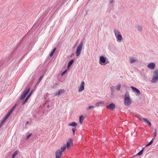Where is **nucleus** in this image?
<instances>
[{
    "mask_svg": "<svg viewBox=\"0 0 158 158\" xmlns=\"http://www.w3.org/2000/svg\"><path fill=\"white\" fill-rule=\"evenodd\" d=\"M131 103V100L130 98L129 93L126 92L124 95V104L126 106H129Z\"/></svg>",
    "mask_w": 158,
    "mask_h": 158,
    "instance_id": "1",
    "label": "nucleus"
},
{
    "mask_svg": "<svg viewBox=\"0 0 158 158\" xmlns=\"http://www.w3.org/2000/svg\"><path fill=\"white\" fill-rule=\"evenodd\" d=\"M158 81V70H156L153 73L152 78L151 81L152 83H154Z\"/></svg>",
    "mask_w": 158,
    "mask_h": 158,
    "instance_id": "2",
    "label": "nucleus"
},
{
    "mask_svg": "<svg viewBox=\"0 0 158 158\" xmlns=\"http://www.w3.org/2000/svg\"><path fill=\"white\" fill-rule=\"evenodd\" d=\"M109 60L103 56H101L100 57L99 63L102 65H104L109 63Z\"/></svg>",
    "mask_w": 158,
    "mask_h": 158,
    "instance_id": "3",
    "label": "nucleus"
},
{
    "mask_svg": "<svg viewBox=\"0 0 158 158\" xmlns=\"http://www.w3.org/2000/svg\"><path fill=\"white\" fill-rule=\"evenodd\" d=\"M83 46V43L81 42L77 47L76 51V56H79L81 52Z\"/></svg>",
    "mask_w": 158,
    "mask_h": 158,
    "instance_id": "4",
    "label": "nucleus"
},
{
    "mask_svg": "<svg viewBox=\"0 0 158 158\" xmlns=\"http://www.w3.org/2000/svg\"><path fill=\"white\" fill-rule=\"evenodd\" d=\"M30 88H29L27 89H25L23 93L22 94L21 96L19 99L21 100H23L25 97L26 96L29 92Z\"/></svg>",
    "mask_w": 158,
    "mask_h": 158,
    "instance_id": "5",
    "label": "nucleus"
},
{
    "mask_svg": "<svg viewBox=\"0 0 158 158\" xmlns=\"http://www.w3.org/2000/svg\"><path fill=\"white\" fill-rule=\"evenodd\" d=\"M131 88L136 96H139V95L140 91L138 89L133 86H131Z\"/></svg>",
    "mask_w": 158,
    "mask_h": 158,
    "instance_id": "6",
    "label": "nucleus"
},
{
    "mask_svg": "<svg viewBox=\"0 0 158 158\" xmlns=\"http://www.w3.org/2000/svg\"><path fill=\"white\" fill-rule=\"evenodd\" d=\"M106 108L109 109L110 110H113L115 108V106L114 104L112 103L109 104V105H107L106 107Z\"/></svg>",
    "mask_w": 158,
    "mask_h": 158,
    "instance_id": "7",
    "label": "nucleus"
},
{
    "mask_svg": "<svg viewBox=\"0 0 158 158\" xmlns=\"http://www.w3.org/2000/svg\"><path fill=\"white\" fill-rule=\"evenodd\" d=\"M84 86L85 82L84 81H82L81 82V85L79 87V89L78 90V92H81L84 89Z\"/></svg>",
    "mask_w": 158,
    "mask_h": 158,
    "instance_id": "8",
    "label": "nucleus"
},
{
    "mask_svg": "<svg viewBox=\"0 0 158 158\" xmlns=\"http://www.w3.org/2000/svg\"><path fill=\"white\" fill-rule=\"evenodd\" d=\"M62 152L60 149L57 150L56 152V158H60Z\"/></svg>",
    "mask_w": 158,
    "mask_h": 158,
    "instance_id": "9",
    "label": "nucleus"
},
{
    "mask_svg": "<svg viewBox=\"0 0 158 158\" xmlns=\"http://www.w3.org/2000/svg\"><path fill=\"white\" fill-rule=\"evenodd\" d=\"M32 91L31 92L29 93V94L27 96L26 98H25V100L24 101H22V105H24L27 102L28 99V98H29V97L31 96V95L32 94Z\"/></svg>",
    "mask_w": 158,
    "mask_h": 158,
    "instance_id": "10",
    "label": "nucleus"
},
{
    "mask_svg": "<svg viewBox=\"0 0 158 158\" xmlns=\"http://www.w3.org/2000/svg\"><path fill=\"white\" fill-rule=\"evenodd\" d=\"M147 67L150 69H153L155 67V64L153 63H150L148 64Z\"/></svg>",
    "mask_w": 158,
    "mask_h": 158,
    "instance_id": "11",
    "label": "nucleus"
},
{
    "mask_svg": "<svg viewBox=\"0 0 158 158\" xmlns=\"http://www.w3.org/2000/svg\"><path fill=\"white\" fill-rule=\"evenodd\" d=\"M70 143L71 144H73V140L72 139H69V142H67V143L66 148H67L68 149H69L70 147Z\"/></svg>",
    "mask_w": 158,
    "mask_h": 158,
    "instance_id": "12",
    "label": "nucleus"
},
{
    "mask_svg": "<svg viewBox=\"0 0 158 158\" xmlns=\"http://www.w3.org/2000/svg\"><path fill=\"white\" fill-rule=\"evenodd\" d=\"M115 37L117 41L121 42L122 40L123 37L121 34H118L117 36H115Z\"/></svg>",
    "mask_w": 158,
    "mask_h": 158,
    "instance_id": "13",
    "label": "nucleus"
},
{
    "mask_svg": "<svg viewBox=\"0 0 158 158\" xmlns=\"http://www.w3.org/2000/svg\"><path fill=\"white\" fill-rule=\"evenodd\" d=\"M130 62L131 63H133L135 62H137V60L136 59L131 57L130 59Z\"/></svg>",
    "mask_w": 158,
    "mask_h": 158,
    "instance_id": "14",
    "label": "nucleus"
},
{
    "mask_svg": "<svg viewBox=\"0 0 158 158\" xmlns=\"http://www.w3.org/2000/svg\"><path fill=\"white\" fill-rule=\"evenodd\" d=\"M143 121L147 124L149 125L150 126H151V123L146 118H143Z\"/></svg>",
    "mask_w": 158,
    "mask_h": 158,
    "instance_id": "15",
    "label": "nucleus"
},
{
    "mask_svg": "<svg viewBox=\"0 0 158 158\" xmlns=\"http://www.w3.org/2000/svg\"><path fill=\"white\" fill-rule=\"evenodd\" d=\"M110 89L111 91V94L113 95L114 94L115 90V87L114 86H110Z\"/></svg>",
    "mask_w": 158,
    "mask_h": 158,
    "instance_id": "16",
    "label": "nucleus"
},
{
    "mask_svg": "<svg viewBox=\"0 0 158 158\" xmlns=\"http://www.w3.org/2000/svg\"><path fill=\"white\" fill-rule=\"evenodd\" d=\"M114 34L115 36H117L118 34H121V33L118 30L114 29Z\"/></svg>",
    "mask_w": 158,
    "mask_h": 158,
    "instance_id": "17",
    "label": "nucleus"
},
{
    "mask_svg": "<svg viewBox=\"0 0 158 158\" xmlns=\"http://www.w3.org/2000/svg\"><path fill=\"white\" fill-rule=\"evenodd\" d=\"M137 29L140 32H142L143 28L142 26L141 25H138L137 27Z\"/></svg>",
    "mask_w": 158,
    "mask_h": 158,
    "instance_id": "18",
    "label": "nucleus"
},
{
    "mask_svg": "<svg viewBox=\"0 0 158 158\" xmlns=\"http://www.w3.org/2000/svg\"><path fill=\"white\" fill-rule=\"evenodd\" d=\"M77 125V123L75 122H73L69 124V126L72 127H75Z\"/></svg>",
    "mask_w": 158,
    "mask_h": 158,
    "instance_id": "19",
    "label": "nucleus"
},
{
    "mask_svg": "<svg viewBox=\"0 0 158 158\" xmlns=\"http://www.w3.org/2000/svg\"><path fill=\"white\" fill-rule=\"evenodd\" d=\"M85 119V117L83 116H81L79 118V121L81 123H82Z\"/></svg>",
    "mask_w": 158,
    "mask_h": 158,
    "instance_id": "20",
    "label": "nucleus"
},
{
    "mask_svg": "<svg viewBox=\"0 0 158 158\" xmlns=\"http://www.w3.org/2000/svg\"><path fill=\"white\" fill-rule=\"evenodd\" d=\"M56 49V48H54L51 51V53L50 54V57H52L54 53L55 52Z\"/></svg>",
    "mask_w": 158,
    "mask_h": 158,
    "instance_id": "21",
    "label": "nucleus"
},
{
    "mask_svg": "<svg viewBox=\"0 0 158 158\" xmlns=\"http://www.w3.org/2000/svg\"><path fill=\"white\" fill-rule=\"evenodd\" d=\"M73 61H74L73 60H71L69 61V62L68 63V67H70L72 65V64H73Z\"/></svg>",
    "mask_w": 158,
    "mask_h": 158,
    "instance_id": "22",
    "label": "nucleus"
},
{
    "mask_svg": "<svg viewBox=\"0 0 158 158\" xmlns=\"http://www.w3.org/2000/svg\"><path fill=\"white\" fill-rule=\"evenodd\" d=\"M144 150V148H143L139 152L136 154V155L140 156L142 154Z\"/></svg>",
    "mask_w": 158,
    "mask_h": 158,
    "instance_id": "23",
    "label": "nucleus"
},
{
    "mask_svg": "<svg viewBox=\"0 0 158 158\" xmlns=\"http://www.w3.org/2000/svg\"><path fill=\"white\" fill-rule=\"evenodd\" d=\"M66 148V145H64L63 147H61V150H60V151L61 152H64Z\"/></svg>",
    "mask_w": 158,
    "mask_h": 158,
    "instance_id": "24",
    "label": "nucleus"
},
{
    "mask_svg": "<svg viewBox=\"0 0 158 158\" xmlns=\"http://www.w3.org/2000/svg\"><path fill=\"white\" fill-rule=\"evenodd\" d=\"M154 138H153L152 140L149 143L145 146V147H147L151 145L152 143Z\"/></svg>",
    "mask_w": 158,
    "mask_h": 158,
    "instance_id": "25",
    "label": "nucleus"
},
{
    "mask_svg": "<svg viewBox=\"0 0 158 158\" xmlns=\"http://www.w3.org/2000/svg\"><path fill=\"white\" fill-rule=\"evenodd\" d=\"M18 153V151H16L12 155V158H15V157L17 154Z\"/></svg>",
    "mask_w": 158,
    "mask_h": 158,
    "instance_id": "26",
    "label": "nucleus"
},
{
    "mask_svg": "<svg viewBox=\"0 0 158 158\" xmlns=\"http://www.w3.org/2000/svg\"><path fill=\"white\" fill-rule=\"evenodd\" d=\"M121 85L120 84H118V85L117 87H116V89L118 90V91H119L120 90V88H121Z\"/></svg>",
    "mask_w": 158,
    "mask_h": 158,
    "instance_id": "27",
    "label": "nucleus"
},
{
    "mask_svg": "<svg viewBox=\"0 0 158 158\" xmlns=\"http://www.w3.org/2000/svg\"><path fill=\"white\" fill-rule=\"evenodd\" d=\"M94 108V107L93 106H89L87 108V110H89V109H92Z\"/></svg>",
    "mask_w": 158,
    "mask_h": 158,
    "instance_id": "28",
    "label": "nucleus"
},
{
    "mask_svg": "<svg viewBox=\"0 0 158 158\" xmlns=\"http://www.w3.org/2000/svg\"><path fill=\"white\" fill-rule=\"evenodd\" d=\"M102 103V102H98L95 103V105L97 106H99V105Z\"/></svg>",
    "mask_w": 158,
    "mask_h": 158,
    "instance_id": "29",
    "label": "nucleus"
},
{
    "mask_svg": "<svg viewBox=\"0 0 158 158\" xmlns=\"http://www.w3.org/2000/svg\"><path fill=\"white\" fill-rule=\"evenodd\" d=\"M58 92H60V94H61L63 93L64 92V90L63 89H60Z\"/></svg>",
    "mask_w": 158,
    "mask_h": 158,
    "instance_id": "30",
    "label": "nucleus"
},
{
    "mask_svg": "<svg viewBox=\"0 0 158 158\" xmlns=\"http://www.w3.org/2000/svg\"><path fill=\"white\" fill-rule=\"evenodd\" d=\"M72 131H73V134L74 135L75 131V130H76V127H73V128H72Z\"/></svg>",
    "mask_w": 158,
    "mask_h": 158,
    "instance_id": "31",
    "label": "nucleus"
},
{
    "mask_svg": "<svg viewBox=\"0 0 158 158\" xmlns=\"http://www.w3.org/2000/svg\"><path fill=\"white\" fill-rule=\"evenodd\" d=\"M55 96H57V95H59L60 94V92L57 91V92H56L55 93Z\"/></svg>",
    "mask_w": 158,
    "mask_h": 158,
    "instance_id": "32",
    "label": "nucleus"
},
{
    "mask_svg": "<svg viewBox=\"0 0 158 158\" xmlns=\"http://www.w3.org/2000/svg\"><path fill=\"white\" fill-rule=\"evenodd\" d=\"M31 133L30 134L28 135H27V138H26L27 139H29L31 137Z\"/></svg>",
    "mask_w": 158,
    "mask_h": 158,
    "instance_id": "33",
    "label": "nucleus"
},
{
    "mask_svg": "<svg viewBox=\"0 0 158 158\" xmlns=\"http://www.w3.org/2000/svg\"><path fill=\"white\" fill-rule=\"evenodd\" d=\"M43 76H41L40 77V78H39V80H38V81L39 82H40V81H41V80H42V78H43Z\"/></svg>",
    "mask_w": 158,
    "mask_h": 158,
    "instance_id": "34",
    "label": "nucleus"
},
{
    "mask_svg": "<svg viewBox=\"0 0 158 158\" xmlns=\"http://www.w3.org/2000/svg\"><path fill=\"white\" fill-rule=\"evenodd\" d=\"M67 71V70H65L64 72H62V75H64V74H65V73Z\"/></svg>",
    "mask_w": 158,
    "mask_h": 158,
    "instance_id": "35",
    "label": "nucleus"
},
{
    "mask_svg": "<svg viewBox=\"0 0 158 158\" xmlns=\"http://www.w3.org/2000/svg\"><path fill=\"white\" fill-rule=\"evenodd\" d=\"M114 2V0H110V4H112Z\"/></svg>",
    "mask_w": 158,
    "mask_h": 158,
    "instance_id": "36",
    "label": "nucleus"
},
{
    "mask_svg": "<svg viewBox=\"0 0 158 158\" xmlns=\"http://www.w3.org/2000/svg\"><path fill=\"white\" fill-rule=\"evenodd\" d=\"M135 117H136L137 118H138L139 119H141V118L139 116H138L137 115H135Z\"/></svg>",
    "mask_w": 158,
    "mask_h": 158,
    "instance_id": "37",
    "label": "nucleus"
},
{
    "mask_svg": "<svg viewBox=\"0 0 158 158\" xmlns=\"http://www.w3.org/2000/svg\"><path fill=\"white\" fill-rule=\"evenodd\" d=\"M156 132H157V130L156 129L154 131V133H156Z\"/></svg>",
    "mask_w": 158,
    "mask_h": 158,
    "instance_id": "38",
    "label": "nucleus"
},
{
    "mask_svg": "<svg viewBox=\"0 0 158 158\" xmlns=\"http://www.w3.org/2000/svg\"><path fill=\"white\" fill-rule=\"evenodd\" d=\"M156 133H154V137L153 138H154V139L155 138V137L156 136Z\"/></svg>",
    "mask_w": 158,
    "mask_h": 158,
    "instance_id": "39",
    "label": "nucleus"
},
{
    "mask_svg": "<svg viewBox=\"0 0 158 158\" xmlns=\"http://www.w3.org/2000/svg\"><path fill=\"white\" fill-rule=\"evenodd\" d=\"M29 123V122L28 121H27V122H26V124H28Z\"/></svg>",
    "mask_w": 158,
    "mask_h": 158,
    "instance_id": "40",
    "label": "nucleus"
},
{
    "mask_svg": "<svg viewBox=\"0 0 158 158\" xmlns=\"http://www.w3.org/2000/svg\"><path fill=\"white\" fill-rule=\"evenodd\" d=\"M72 55H71V57H72Z\"/></svg>",
    "mask_w": 158,
    "mask_h": 158,
    "instance_id": "41",
    "label": "nucleus"
},
{
    "mask_svg": "<svg viewBox=\"0 0 158 158\" xmlns=\"http://www.w3.org/2000/svg\"><path fill=\"white\" fill-rule=\"evenodd\" d=\"M78 0H77V1H78Z\"/></svg>",
    "mask_w": 158,
    "mask_h": 158,
    "instance_id": "42",
    "label": "nucleus"
}]
</instances>
